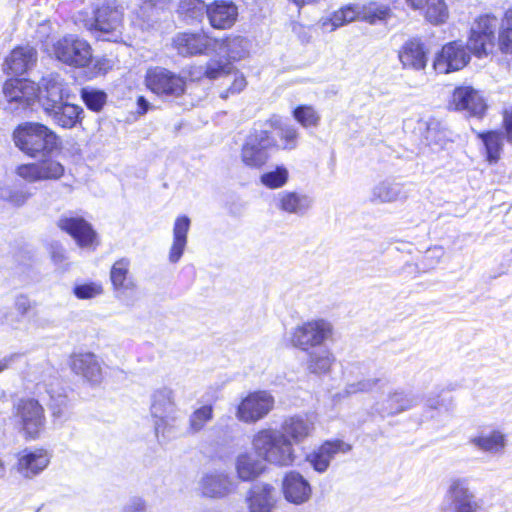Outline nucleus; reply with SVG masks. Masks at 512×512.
Segmentation results:
<instances>
[{
    "label": "nucleus",
    "instance_id": "1",
    "mask_svg": "<svg viewBox=\"0 0 512 512\" xmlns=\"http://www.w3.org/2000/svg\"><path fill=\"white\" fill-rule=\"evenodd\" d=\"M314 429V421L310 416L293 415L284 419L281 430H259L252 438V446L263 461L277 467H288L296 460L294 445L311 437Z\"/></svg>",
    "mask_w": 512,
    "mask_h": 512
},
{
    "label": "nucleus",
    "instance_id": "2",
    "mask_svg": "<svg viewBox=\"0 0 512 512\" xmlns=\"http://www.w3.org/2000/svg\"><path fill=\"white\" fill-rule=\"evenodd\" d=\"M15 146L26 156H49L63 149L61 137L50 127L39 122H24L12 132Z\"/></svg>",
    "mask_w": 512,
    "mask_h": 512
},
{
    "label": "nucleus",
    "instance_id": "3",
    "mask_svg": "<svg viewBox=\"0 0 512 512\" xmlns=\"http://www.w3.org/2000/svg\"><path fill=\"white\" fill-rule=\"evenodd\" d=\"M84 27L97 39L118 42L123 35L124 13L116 5L103 3L93 9L90 18L84 20Z\"/></svg>",
    "mask_w": 512,
    "mask_h": 512
},
{
    "label": "nucleus",
    "instance_id": "4",
    "mask_svg": "<svg viewBox=\"0 0 512 512\" xmlns=\"http://www.w3.org/2000/svg\"><path fill=\"white\" fill-rule=\"evenodd\" d=\"M156 437L167 440L172 437L178 420V409L173 391L160 388L153 392L150 406Z\"/></svg>",
    "mask_w": 512,
    "mask_h": 512
},
{
    "label": "nucleus",
    "instance_id": "5",
    "mask_svg": "<svg viewBox=\"0 0 512 512\" xmlns=\"http://www.w3.org/2000/svg\"><path fill=\"white\" fill-rule=\"evenodd\" d=\"M144 85L152 94L164 99H178L187 93L186 77L161 66L146 70Z\"/></svg>",
    "mask_w": 512,
    "mask_h": 512
},
{
    "label": "nucleus",
    "instance_id": "6",
    "mask_svg": "<svg viewBox=\"0 0 512 512\" xmlns=\"http://www.w3.org/2000/svg\"><path fill=\"white\" fill-rule=\"evenodd\" d=\"M498 18L490 13L477 16L469 30L467 44L469 53L476 58L487 57L496 46Z\"/></svg>",
    "mask_w": 512,
    "mask_h": 512
},
{
    "label": "nucleus",
    "instance_id": "7",
    "mask_svg": "<svg viewBox=\"0 0 512 512\" xmlns=\"http://www.w3.org/2000/svg\"><path fill=\"white\" fill-rule=\"evenodd\" d=\"M447 110L465 113L469 118L482 119L488 110L487 100L482 91L472 85H457L447 101Z\"/></svg>",
    "mask_w": 512,
    "mask_h": 512
},
{
    "label": "nucleus",
    "instance_id": "8",
    "mask_svg": "<svg viewBox=\"0 0 512 512\" xmlns=\"http://www.w3.org/2000/svg\"><path fill=\"white\" fill-rule=\"evenodd\" d=\"M52 52L60 62L74 68H86L93 59L90 43L73 35H66L55 41Z\"/></svg>",
    "mask_w": 512,
    "mask_h": 512
},
{
    "label": "nucleus",
    "instance_id": "9",
    "mask_svg": "<svg viewBox=\"0 0 512 512\" xmlns=\"http://www.w3.org/2000/svg\"><path fill=\"white\" fill-rule=\"evenodd\" d=\"M15 423L27 439H37L45 429L44 409L34 399H21L14 407Z\"/></svg>",
    "mask_w": 512,
    "mask_h": 512
},
{
    "label": "nucleus",
    "instance_id": "10",
    "mask_svg": "<svg viewBox=\"0 0 512 512\" xmlns=\"http://www.w3.org/2000/svg\"><path fill=\"white\" fill-rule=\"evenodd\" d=\"M218 40L204 30L182 31L171 39V48L177 55L187 58L208 55Z\"/></svg>",
    "mask_w": 512,
    "mask_h": 512
},
{
    "label": "nucleus",
    "instance_id": "11",
    "mask_svg": "<svg viewBox=\"0 0 512 512\" xmlns=\"http://www.w3.org/2000/svg\"><path fill=\"white\" fill-rule=\"evenodd\" d=\"M471 54L460 40L445 43L435 54L433 68L437 73L449 74L464 69L470 62Z\"/></svg>",
    "mask_w": 512,
    "mask_h": 512
},
{
    "label": "nucleus",
    "instance_id": "12",
    "mask_svg": "<svg viewBox=\"0 0 512 512\" xmlns=\"http://www.w3.org/2000/svg\"><path fill=\"white\" fill-rule=\"evenodd\" d=\"M332 325L324 319H315L297 326L291 335L294 347L303 351L323 344L332 336Z\"/></svg>",
    "mask_w": 512,
    "mask_h": 512
},
{
    "label": "nucleus",
    "instance_id": "13",
    "mask_svg": "<svg viewBox=\"0 0 512 512\" xmlns=\"http://www.w3.org/2000/svg\"><path fill=\"white\" fill-rule=\"evenodd\" d=\"M15 173L28 183L57 181L65 175V167L60 161L45 157L35 162L18 165Z\"/></svg>",
    "mask_w": 512,
    "mask_h": 512
},
{
    "label": "nucleus",
    "instance_id": "14",
    "mask_svg": "<svg viewBox=\"0 0 512 512\" xmlns=\"http://www.w3.org/2000/svg\"><path fill=\"white\" fill-rule=\"evenodd\" d=\"M57 227L69 235L80 248L95 250L99 245V237L92 224L82 216H62Z\"/></svg>",
    "mask_w": 512,
    "mask_h": 512
},
{
    "label": "nucleus",
    "instance_id": "15",
    "mask_svg": "<svg viewBox=\"0 0 512 512\" xmlns=\"http://www.w3.org/2000/svg\"><path fill=\"white\" fill-rule=\"evenodd\" d=\"M267 138L261 129H253L249 133L241 147V160L245 166L262 169L269 162V150L272 148Z\"/></svg>",
    "mask_w": 512,
    "mask_h": 512
},
{
    "label": "nucleus",
    "instance_id": "16",
    "mask_svg": "<svg viewBox=\"0 0 512 512\" xmlns=\"http://www.w3.org/2000/svg\"><path fill=\"white\" fill-rule=\"evenodd\" d=\"M274 404V397L267 391L250 393L238 405L236 417L245 423H256L273 410Z\"/></svg>",
    "mask_w": 512,
    "mask_h": 512
},
{
    "label": "nucleus",
    "instance_id": "17",
    "mask_svg": "<svg viewBox=\"0 0 512 512\" xmlns=\"http://www.w3.org/2000/svg\"><path fill=\"white\" fill-rule=\"evenodd\" d=\"M266 129H261L267 134V142L274 150L292 151L298 147L300 133L292 124H286L277 118L266 120Z\"/></svg>",
    "mask_w": 512,
    "mask_h": 512
},
{
    "label": "nucleus",
    "instance_id": "18",
    "mask_svg": "<svg viewBox=\"0 0 512 512\" xmlns=\"http://www.w3.org/2000/svg\"><path fill=\"white\" fill-rule=\"evenodd\" d=\"M44 111L62 129H73L82 125L84 119L83 108L69 102L47 99Z\"/></svg>",
    "mask_w": 512,
    "mask_h": 512
},
{
    "label": "nucleus",
    "instance_id": "19",
    "mask_svg": "<svg viewBox=\"0 0 512 512\" xmlns=\"http://www.w3.org/2000/svg\"><path fill=\"white\" fill-rule=\"evenodd\" d=\"M51 453L44 448H27L17 456L15 470L24 479H33L50 464Z\"/></svg>",
    "mask_w": 512,
    "mask_h": 512
},
{
    "label": "nucleus",
    "instance_id": "20",
    "mask_svg": "<svg viewBox=\"0 0 512 512\" xmlns=\"http://www.w3.org/2000/svg\"><path fill=\"white\" fill-rule=\"evenodd\" d=\"M238 16V6L232 0H213L206 6L208 23L215 30H230Z\"/></svg>",
    "mask_w": 512,
    "mask_h": 512
},
{
    "label": "nucleus",
    "instance_id": "21",
    "mask_svg": "<svg viewBox=\"0 0 512 512\" xmlns=\"http://www.w3.org/2000/svg\"><path fill=\"white\" fill-rule=\"evenodd\" d=\"M407 6L434 26L445 24L450 16L445 0H404Z\"/></svg>",
    "mask_w": 512,
    "mask_h": 512
},
{
    "label": "nucleus",
    "instance_id": "22",
    "mask_svg": "<svg viewBox=\"0 0 512 512\" xmlns=\"http://www.w3.org/2000/svg\"><path fill=\"white\" fill-rule=\"evenodd\" d=\"M429 49L419 37L409 38L400 47L398 59L404 68L422 70L427 65Z\"/></svg>",
    "mask_w": 512,
    "mask_h": 512
},
{
    "label": "nucleus",
    "instance_id": "23",
    "mask_svg": "<svg viewBox=\"0 0 512 512\" xmlns=\"http://www.w3.org/2000/svg\"><path fill=\"white\" fill-rule=\"evenodd\" d=\"M282 492L289 503L302 505L310 500L312 487L299 472L290 471L283 478Z\"/></svg>",
    "mask_w": 512,
    "mask_h": 512
},
{
    "label": "nucleus",
    "instance_id": "24",
    "mask_svg": "<svg viewBox=\"0 0 512 512\" xmlns=\"http://www.w3.org/2000/svg\"><path fill=\"white\" fill-rule=\"evenodd\" d=\"M36 57L34 47L18 45L6 56L2 65L3 72L10 76L22 75L35 63Z\"/></svg>",
    "mask_w": 512,
    "mask_h": 512
},
{
    "label": "nucleus",
    "instance_id": "25",
    "mask_svg": "<svg viewBox=\"0 0 512 512\" xmlns=\"http://www.w3.org/2000/svg\"><path fill=\"white\" fill-rule=\"evenodd\" d=\"M202 494L211 498H223L235 491L236 484L225 471H210L200 481Z\"/></svg>",
    "mask_w": 512,
    "mask_h": 512
},
{
    "label": "nucleus",
    "instance_id": "26",
    "mask_svg": "<svg viewBox=\"0 0 512 512\" xmlns=\"http://www.w3.org/2000/svg\"><path fill=\"white\" fill-rule=\"evenodd\" d=\"M447 495L454 503L456 512H482L483 510L481 503L470 491L466 480H452Z\"/></svg>",
    "mask_w": 512,
    "mask_h": 512
},
{
    "label": "nucleus",
    "instance_id": "27",
    "mask_svg": "<svg viewBox=\"0 0 512 512\" xmlns=\"http://www.w3.org/2000/svg\"><path fill=\"white\" fill-rule=\"evenodd\" d=\"M245 501L250 512H271L276 504L275 488L258 482L248 490Z\"/></svg>",
    "mask_w": 512,
    "mask_h": 512
},
{
    "label": "nucleus",
    "instance_id": "28",
    "mask_svg": "<svg viewBox=\"0 0 512 512\" xmlns=\"http://www.w3.org/2000/svg\"><path fill=\"white\" fill-rule=\"evenodd\" d=\"M351 447L343 441H327L307 455V461L319 473L325 472L332 459L339 453H347Z\"/></svg>",
    "mask_w": 512,
    "mask_h": 512
},
{
    "label": "nucleus",
    "instance_id": "29",
    "mask_svg": "<svg viewBox=\"0 0 512 512\" xmlns=\"http://www.w3.org/2000/svg\"><path fill=\"white\" fill-rule=\"evenodd\" d=\"M37 92L34 82L26 78L11 77L4 82L3 94L8 102L29 104Z\"/></svg>",
    "mask_w": 512,
    "mask_h": 512
},
{
    "label": "nucleus",
    "instance_id": "30",
    "mask_svg": "<svg viewBox=\"0 0 512 512\" xmlns=\"http://www.w3.org/2000/svg\"><path fill=\"white\" fill-rule=\"evenodd\" d=\"M72 370L85 380L96 385L102 380V370L94 354H73Z\"/></svg>",
    "mask_w": 512,
    "mask_h": 512
},
{
    "label": "nucleus",
    "instance_id": "31",
    "mask_svg": "<svg viewBox=\"0 0 512 512\" xmlns=\"http://www.w3.org/2000/svg\"><path fill=\"white\" fill-rule=\"evenodd\" d=\"M471 443L477 449L491 454L502 455L507 446V438L499 430L482 431L471 438Z\"/></svg>",
    "mask_w": 512,
    "mask_h": 512
},
{
    "label": "nucleus",
    "instance_id": "32",
    "mask_svg": "<svg viewBox=\"0 0 512 512\" xmlns=\"http://www.w3.org/2000/svg\"><path fill=\"white\" fill-rule=\"evenodd\" d=\"M190 224L191 221L186 215H180L175 219L173 226V242L169 251V260L172 263L178 262L184 253Z\"/></svg>",
    "mask_w": 512,
    "mask_h": 512
},
{
    "label": "nucleus",
    "instance_id": "33",
    "mask_svg": "<svg viewBox=\"0 0 512 512\" xmlns=\"http://www.w3.org/2000/svg\"><path fill=\"white\" fill-rule=\"evenodd\" d=\"M234 66L228 60L212 59L205 65L204 71L201 72L200 67H190L187 74L191 80H201L207 78L209 80H216L221 77L230 75L233 72Z\"/></svg>",
    "mask_w": 512,
    "mask_h": 512
},
{
    "label": "nucleus",
    "instance_id": "34",
    "mask_svg": "<svg viewBox=\"0 0 512 512\" xmlns=\"http://www.w3.org/2000/svg\"><path fill=\"white\" fill-rule=\"evenodd\" d=\"M265 470L263 462L248 452L240 453L235 459V471L241 481H253Z\"/></svg>",
    "mask_w": 512,
    "mask_h": 512
},
{
    "label": "nucleus",
    "instance_id": "35",
    "mask_svg": "<svg viewBox=\"0 0 512 512\" xmlns=\"http://www.w3.org/2000/svg\"><path fill=\"white\" fill-rule=\"evenodd\" d=\"M249 41L241 35L228 34L219 40L220 48L230 63L239 62L249 56Z\"/></svg>",
    "mask_w": 512,
    "mask_h": 512
},
{
    "label": "nucleus",
    "instance_id": "36",
    "mask_svg": "<svg viewBox=\"0 0 512 512\" xmlns=\"http://www.w3.org/2000/svg\"><path fill=\"white\" fill-rule=\"evenodd\" d=\"M476 137L480 139L484 145L485 158L487 162L490 164H496L501 158L505 133L503 131L493 129L478 132Z\"/></svg>",
    "mask_w": 512,
    "mask_h": 512
},
{
    "label": "nucleus",
    "instance_id": "37",
    "mask_svg": "<svg viewBox=\"0 0 512 512\" xmlns=\"http://www.w3.org/2000/svg\"><path fill=\"white\" fill-rule=\"evenodd\" d=\"M354 21H361V6L358 3L347 4L332 12L323 22V26L335 30Z\"/></svg>",
    "mask_w": 512,
    "mask_h": 512
},
{
    "label": "nucleus",
    "instance_id": "38",
    "mask_svg": "<svg viewBox=\"0 0 512 512\" xmlns=\"http://www.w3.org/2000/svg\"><path fill=\"white\" fill-rule=\"evenodd\" d=\"M361 6V21L369 24H376L389 20L392 15V8L377 1H368L360 4Z\"/></svg>",
    "mask_w": 512,
    "mask_h": 512
},
{
    "label": "nucleus",
    "instance_id": "39",
    "mask_svg": "<svg viewBox=\"0 0 512 512\" xmlns=\"http://www.w3.org/2000/svg\"><path fill=\"white\" fill-rule=\"evenodd\" d=\"M131 262L128 258L116 260L110 269V280L115 290H124L133 286L130 277Z\"/></svg>",
    "mask_w": 512,
    "mask_h": 512
},
{
    "label": "nucleus",
    "instance_id": "40",
    "mask_svg": "<svg viewBox=\"0 0 512 512\" xmlns=\"http://www.w3.org/2000/svg\"><path fill=\"white\" fill-rule=\"evenodd\" d=\"M80 97L87 109L96 113L100 112L107 102V94L103 90L88 87L80 90Z\"/></svg>",
    "mask_w": 512,
    "mask_h": 512
},
{
    "label": "nucleus",
    "instance_id": "41",
    "mask_svg": "<svg viewBox=\"0 0 512 512\" xmlns=\"http://www.w3.org/2000/svg\"><path fill=\"white\" fill-rule=\"evenodd\" d=\"M498 47L502 54H512V7L504 14V26L498 34Z\"/></svg>",
    "mask_w": 512,
    "mask_h": 512
},
{
    "label": "nucleus",
    "instance_id": "42",
    "mask_svg": "<svg viewBox=\"0 0 512 512\" xmlns=\"http://www.w3.org/2000/svg\"><path fill=\"white\" fill-rule=\"evenodd\" d=\"M289 179V172L282 165L276 166L273 170L263 173L260 176V182L269 189H278L283 187Z\"/></svg>",
    "mask_w": 512,
    "mask_h": 512
},
{
    "label": "nucleus",
    "instance_id": "43",
    "mask_svg": "<svg viewBox=\"0 0 512 512\" xmlns=\"http://www.w3.org/2000/svg\"><path fill=\"white\" fill-rule=\"evenodd\" d=\"M294 119L304 128L316 127L319 124L320 116L311 105H298L293 111Z\"/></svg>",
    "mask_w": 512,
    "mask_h": 512
},
{
    "label": "nucleus",
    "instance_id": "44",
    "mask_svg": "<svg viewBox=\"0 0 512 512\" xmlns=\"http://www.w3.org/2000/svg\"><path fill=\"white\" fill-rule=\"evenodd\" d=\"M50 409L54 419L59 422H64L70 418L71 405L68 397L64 394H51Z\"/></svg>",
    "mask_w": 512,
    "mask_h": 512
},
{
    "label": "nucleus",
    "instance_id": "45",
    "mask_svg": "<svg viewBox=\"0 0 512 512\" xmlns=\"http://www.w3.org/2000/svg\"><path fill=\"white\" fill-rule=\"evenodd\" d=\"M213 418V407L204 405L196 409L189 417V430L192 433L201 431Z\"/></svg>",
    "mask_w": 512,
    "mask_h": 512
},
{
    "label": "nucleus",
    "instance_id": "46",
    "mask_svg": "<svg viewBox=\"0 0 512 512\" xmlns=\"http://www.w3.org/2000/svg\"><path fill=\"white\" fill-rule=\"evenodd\" d=\"M204 0H179L177 12L180 16L196 19L206 14Z\"/></svg>",
    "mask_w": 512,
    "mask_h": 512
},
{
    "label": "nucleus",
    "instance_id": "47",
    "mask_svg": "<svg viewBox=\"0 0 512 512\" xmlns=\"http://www.w3.org/2000/svg\"><path fill=\"white\" fill-rule=\"evenodd\" d=\"M278 207L287 213H298L306 208L304 200L295 192H285L279 198Z\"/></svg>",
    "mask_w": 512,
    "mask_h": 512
},
{
    "label": "nucleus",
    "instance_id": "48",
    "mask_svg": "<svg viewBox=\"0 0 512 512\" xmlns=\"http://www.w3.org/2000/svg\"><path fill=\"white\" fill-rule=\"evenodd\" d=\"M103 285L100 282H85L73 287V294L80 300H88L100 296L103 293Z\"/></svg>",
    "mask_w": 512,
    "mask_h": 512
},
{
    "label": "nucleus",
    "instance_id": "49",
    "mask_svg": "<svg viewBox=\"0 0 512 512\" xmlns=\"http://www.w3.org/2000/svg\"><path fill=\"white\" fill-rule=\"evenodd\" d=\"M248 85V81L243 73L237 72L234 74V78L231 84L220 93V98L223 100L228 99L231 96H235L243 92Z\"/></svg>",
    "mask_w": 512,
    "mask_h": 512
},
{
    "label": "nucleus",
    "instance_id": "50",
    "mask_svg": "<svg viewBox=\"0 0 512 512\" xmlns=\"http://www.w3.org/2000/svg\"><path fill=\"white\" fill-rule=\"evenodd\" d=\"M331 365V359L326 354H311L309 369L313 373L326 372Z\"/></svg>",
    "mask_w": 512,
    "mask_h": 512
},
{
    "label": "nucleus",
    "instance_id": "51",
    "mask_svg": "<svg viewBox=\"0 0 512 512\" xmlns=\"http://www.w3.org/2000/svg\"><path fill=\"white\" fill-rule=\"evenodd\" d=\"M389 403L391 413L403 411L411 406V400L406 398L403 393L393 394L389 399Z\"/></svg>",
    "mask_w": 512,
    "mask_h": 512
},
{
    "label": "nucleus",
    "instance_id": "52",
    "mask_svg": "<svg viewBox=\"0 0 512 512\" xmlns=\"http://www.w3.org/2000/svg\"><path fill=\"white\" fill-rule=\"evenodd\" d=\"M502 128L505 139L512 144V105L502 111Z\"/></svg>",
    "mask_w": 512,
    "mask_h": 512
},
{
    "label": "nucleus",
    "instance_id": "53",
    "mask_svg": "<svg viewBox=\"0 0 512 512\" xmlns=\"http://www.w3.org/2000/svg\"><path fill=\"white\" fill-rule=\"evenodd\" d=\"M31 197V193L22 190L11 191L7 197V201L13 206H22Z\"/></svg>",
    "mask_w": 512,
    "mask_h": 512
},
{
    "label": "nucleus",
    "instance_id": "54",
    "mask_svg": "<svg viewBox=\"0 0 512 512\" xmlns=\"http://www.w3.org/2000/svg\"><path fill=\"white\" fill-rule=\"evenodd\" d=\"M146 508L145 501L140 497H133L124 506L122 512H144Z\"/></svg>",
    "mask_w": 512,
    "mask_h": 512
},
{
    "label": "nucleus",
    "instance_id": "55",
    "mask_svg": "<svg viewBox=\"0 0 512 512\" xmlns=\"http://www.w3.org/2000/svg\"><path fill=\"white\" fill-rule=\"evenodd\" d=\"M112 63L107 58H99L95 61L93 68L96 74H106L112 69Z\"/></svg>",
    "mask_w": 512,
    "mask_h": 512
},
{
    "label": "nucleus",
    "instance_id": "56",
    "mask_svg": "<svg viewBox=\"0 0 512 512\" xmlns=\"http://www.w3.org/2000/svg\"><path fill=\"white\" fill-rule=\"evenodd\" d=\"M374 382L371 381H361L358 384H351L348 386V393H356L358 391H368L372 389V386L374 385Z\"/></svg>",
    "mask_w": 512,
    "mask_h": 512
},
{
    "label": "nucleus",
    "instance_id": "57",
    "mask_svg": "<svg viewBox=\"0 0 512 512\" xmlns=\"http://www.w3.org/2000/svg\"><path fill=\"white\" fill-rule=\"evenodd\" d=\"M137 104V113L139 115H144L148 112L150 104L144 96H138L136 100Z\"/></svg>",
    "mask_w": 512,
    "mask_h": 512
},
{
    "label": "nucleus",
    "instance_id": "58",
    "mask_svg": "<svg viewBox=\"0 0 512 512\" xmlns=\"http://www.w3.org/2000/svg\"><path fill=\"white\" fill-rule=\"evenodd\" d=\"M12 360H13L12 357H7V356L0 359V373L10 366V364L12 363Z\"/></svg>",
    "mask_w": 512,
    "mask_h": 512
},
{
    "label": "nucleus",
    "instance_id": "59",
    "mask_svg": "<svg viewBox=\"0 0 512 512\" xmlns=\"http://www.w3.org/2000/svg\"><path fill=\"white\" fill-rule=\"evenodd\" d=\"M288 1L295 4L298 8H302L306 4L312 2L313 0H288Z\"/></svg>",
    "mask_w": 512,
    "mask_h": 512
},
{
    "label": "nucleus",
    "instance_id": "60",
    "mask_svg": "<svg viewBox=\"0 0 512 512\" xmlns=\"http://www.w3.org/2000/svg\"><path fill=\"white\" fill-rule=\"evenodd\" d=\"M162 0H142V2L150 7H155L157 4H159Z\"/></svg>",
    "mask_w": 512,
    "mask_h": 512
},
{
    "label": "nucleus",
    "instance_id": "61",
    "mask_svg": "<svg viewBox=\"0 0 512 512\" xmlns=\"http://www.w3.org/2000/svg\"><path fill=\"white\" fill-rule=\"evenodd\" d=\"M52 258H53L54 260H56V259H62V258H63V254H62V253H59V254H53V255H52Z\"/></svg>",
    "mask_w": 512,
    "mask_h": 512
},
{
    "label": "nucleus",
    "instance_id": "62",
    "mask_svg": "<svg viewBox=\"0 0 512 512\" xmlns=\"http://www.w3.org/2000/svg\"><path fill=\"white\" fill-rule=\"evenodd\" d=\"M428 405H429L430 407L436 408V407H437V405H438V402H437V401H433V402H430Z\"/></svg>",
    "mask_w": 512,
    "mask_h": 512
}]
</instances>
